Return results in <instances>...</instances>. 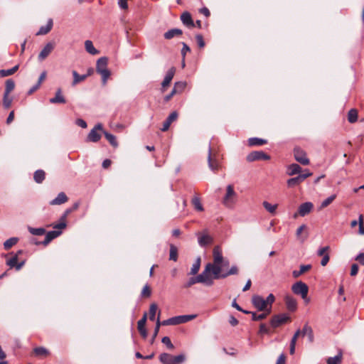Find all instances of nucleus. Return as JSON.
I'll use <instances>...</instances> for the list:
<instances>
[{
  "label": "nucleus",
  "instance_id": "obj_3",
  "mask_svg": "<svg viewBox=\"0 0 364 364\" xmlns=\"http://www.w3.org/2000/svg\"><path fill=\"white\" fill-rule=\"evenodd\" d=\"M300 335L302 336H306L311 343L314 341V333L311 327L307 324L304 325L302 331L297 330L291 340L289 352L291 355L295 352L296 341Z\"/></svg>",
  "mask_w": 364,
  "mask_h": 364
},
{
  "label": "nucleus",
  "instance_id": "obj_18",
  "mask_svg": "<svg viewBox=\"0 0 364 364\" xmlns=\"http://www.w3.org/2000/svg\"><path fill=\"white\" fill-rule=\"evenodd\" d=\"M178 118V113L176 112H171L169 116L168 117V118L164 121V122L163 123V127L161 129L162 132H166L167 131L171 123L174 121H176Z\"/></svg>",
  "mask_w": 364,
  "mask_h": 364
},
{
  "label": "nucleus",
  "instance_id": "obj_61",
  "mask_svg": "<svg viewBox=\"0 0 364 364\" xmlns=\"http://www.w3.org/2000/svg\"><path fill=\"white\" fill-rule=\"evenodd\" d=\"M329 259H330L329 254L324 255V257H323V258L321 261V264L323 267L326 266L328 264V262H329Z\"/></svg>",
  "mask_w": 364,
  "mask_h": 364
},
{
  "label": "nucleus",
  "instance_id": "obj_25",
  "mask_svg": "<svg viewBox=\"0 0 364 364\" xmlns=\"http://www.w3.org/2000/svg\"><path fill=\"white\" fill-rule=\"evenodd\" d=\"M72 211H73L72 208L66 210L65 213L63 214V215L61 217L60 223L54 225L53 228H56V229H59V230H62V229L65 228L66 227V223H65L66 218H67L68 215L70 214Z\"/></svg>",
  "mask_w": 364,
  "mask_h": 364
},
{
  "label": "nucleus",
  "instance_id": "obj_50",
  "mask_svg": "<svg viewBox=\"0 0 364 364\" xmlns=\"http://www.w3.org/2000/svg\"><path fill=\"white\" fill-rule=\"evenodd\" d=\"M98 73L100 74L102 76V85H105L107 84V81L108 78L109 77V76L111 75L110 71L108 69L103 70H100V72H98Z\"/></svg>",
  "mask_w": 364,
  "mask_h": 364
},
{
  "label": "nucleus",
  "instance_id": "obj_30",
  "mask_svg": "<svg viewBox=\"0 0 364 364\" xmlns=\"http://www.w3.org/2000/svg\"><path fill=\"white\" fill-rule=\"evenodd\" d=\"M301 171V168L297 164H292L288 166L287 173L289 176H294L299 173Z\"/></svg>",
  "mask_w": 364,
  "mask_h": 364
},
{
  "label": "nucleus",
  "instance_id": "obj_16",
  "mask_svg": "<svg viewBox=\"0 0 364 364\" xmlns=\"http://www.w3.org/2000/svg\"><path fill=\"white\" fill-rule=\"evenodd\" d=\"M309 175V174H300L296 177L289 178L287 181L288 187L292 188V187H294V186L299 185L303 181H304L306 178H308Z\"/></svg>",
  "mask_w": 364,
  "mask_h": 364
},
{
  "label": "nucleus",
  "instance_id": "obj_63",
  "mask_svg": "<svg viewBox=\"0 0 364 364\" xmlns=\"http://www.w3.org/2000/svg\"><path fill=\"white\" fill-rule=\"evenodd\" d=\"M286 357L284 354L279 355L276 364H285Z\"/></svg>",
  "mask_w": 364,
  "mask_h": 364
},
{
  "label": "nucleus",
  "instance_id": "obj_58",
  "mask_svg": "<svg viewBox=\"0 0 364 364\" xmlns=\"http://www.w3.org/2000/svg\"><path fill=\"white\" fill-rule=\"evenodd\" d=\"M160 314H161V312L159 311L158 318H157L156 323V327H155L154 333V338L157 336V334L159 331L160 326H161V322H160V318H159Z\"/></svg>",
  "mask_w": 364,
  "mask_h": 364
},
{
  "label": "nucleus",
  "instance_id": "obj_26",
  "mask_svg": "<svg viewBox=\"0 0 364 364\" xmlns=\"http://www.w3.org/2000/svg\"><path fill=\"white\" fill-rule=\"evenodd\" d=\"M284 300L287 308L289 311H294L296 309L297 303L295 299L290 296H286Z\"/></svg>",
  "mask_w": 364,
  "mask_h": 364
},
{
  "label": "nucleus",
  "instance_id": "obj_60",
  "mask_svg": "<svg viewBox=\"0 0 364 364\" xmlns=\"http://www.w3.org/2000/svg\"><path fill=\"white\" fill-rule=\"evenodd\" d=\"M358 272V266L357 264H353L350 268V275L352 277L355 276Z\"/></svg>",
  "mask_w": 364,
  "mask_h": 364
},
{
  "label": "nucleus",
  "instance_id": "obj_2",
  "mask_svg": "<svg viewBox=\"0 0 364 364\" xmlns=\"http://www.w3.org/2000/svg\"><path fill=\"white\" fill-rule=\"evenodd\" d=\"M275 300L274 296L272 294H269L266 299L262 296L255 295L252 298V302L255 308L259 311L270 313L272 310V305Z\"/></svg>",
  "mask_w": 364,
  "mask_h": 364
},
{
  "label": "nucleus",
  "instance_id": "obj_13",
  "mask_svg": "<svg viewBox=\"0 0 364 364\" xmlns=\"http://www.w3.org/2000/svg\"><path fill=\"white\" fill-rule=\"evenodd\" d=\"M55 46L54 42L46 43L38 55V60L40 61L44 60L53 50Z\"/></svg>",
  "mask_w": 364,
  "mask_h": 364
},
{
  "label": "nucleus",
  "instance_id": "obj_47",
  "mask_svg": "<svg viewBox=\"0 0 364 364\" xmlns=\"http://www.w3.org/2000/svg\"><path fill=\"white\" fill-rule=\"evenodd\" d=\"M200 258L198 257L195 261V262L193 264L192 267L191 269L190 274H193V275L196 274L200 269Z\"/></svg>",
  "mask_w": 364,
  "mask_h": 364
},
{
  "label": "nucleus",
  "instance_id": "obj_31",
  "mask_svg": "<svg viewBox=\"0 0 364 364\" xmlns=\"http://www.w3.org/2000/svg\"><path fill=\"white\" fill-rule=\"evenodd\" d=\"M183 33L182 31L179 28H173L164 33V38L166 39H171L175 36H181Z\"/></svg>",
  "mask_w": 364,
  "mask_h": 364
},
{
  "label": "nucleus",
  "instance_id": "obj_59",
  "mask_svg": "<svg viewBox=\"0 0 364 364\" xmlns=\"http://www.w3.org/2000/svg\"><path fill=\"white\" fill-rule=\"evenodd\" d=\"M329 249H330V248H329V247H328V246H326V247H323L320 248V249L318 250V256L324 257V255H326V254H328Z\"/></svg>",
  "mask_w": 364,
  "mask_h": 364
},
{
  "label": "nucleus",
  "instance_id": "obj_41",
  "mask_svg": "<svg viewBox=\"0 0 364 364\" xmlns=\"http://www.w3.org/2000/svg\"><path fill=\"white\" fill-rule=\"evenodd\" d=\"M348 120L350 123H354L358 120V111L351 109L348 113Z\"/></svg>",
  "mask_w": 364,
  "mask_h": 364
},
{
  "label": "nucleus",
  "instance_id": "obj_38",
  "mask_svg": "<svg viewBox=\"0 0 364 364\" xmlns=\"http://www.w3.org/2000/svg\"><path fill=\"white\" fill-rule=\"evenodd\" d=\"M85 47L86 50L92 55H96L98 53L97 50L94 47L93 43L91 41H86L85 42Z\"/></svg>",
  "mask_w": 364,
  "mask_h": 364
},
{
  "label": "nucleus",
  "instance_id": "obj_51",
  "mask_svg": "<svg viewBox=\"0 0 364 364\" xmlns=\"http://www.w3.org/2000/svg\"><path fill=\"white\" fill-rule=\"evenodd\" d=\"M250 314H252V320L254 321H261L264 319L270 313L267 312H262L259 314H257L256 313L250 312Z\"/></svg>",
  "mask_w": 364,
  "mask_h": 364
},
{
  "label": "nucleus",
  "instance_id": "obj_28",
  "mask_svg": "<svg viewBox=\"0 0 364 364\" xmlns=\"http://www.w3.org/2000/svg\"><path fill=\"white\" fill-rule=\"evenodd\" d=\"M267 143V140L257 137L250 138L247 141L249 146H259L266 144Z\"/></svg>",
  "mask_w": 364,
  "mask_h": 364
},
{
  "label": "nucleus",
  "instance_id": "obj_29",
  "mask_svg": "<svg viewBox=\"0 0 364 364\" xmlns=\"http://www.w3.org/2000/svg\"><path fill=\"white\" fill-rule=\"evenodd\" d=\"M33 353L36 356L40 358H46L50 355V352L44 347H36L33 349Z\"/></svg>",
  "mask_w": 364,
  "mask_h": 364
},
{
  "label": "nucleus",
  "instance_id": "obj_17",
  "mask_svg": "<svg viewBox=\"0 0 364 364\" xmlns=\"http://www.w3.org/2000/svg\"><path fill=\"white\" fill-rule=\"evenodd\" d=\"M314 205L311 202H306L300 205L299 207V214L300 216H305L309 214L313 209Z\"/></svg>",
  "mask_w": 364,
  "mask_h": 364
},
{
  "label": "nucleus",
  "instance_id": "obj_22",
  "mask_svg": "<svg viewBox=\"0 0 364 364\" xmlns=\"http://www.w3.org/2000/svg\"><path fill=\"white\" fill-rule=\"evenodd\" d=\"M146 321V314H144L143 317L138 321V323H137L138 330H139L140 334L144 338H146L147 336V331L145 328Z\"/></svg>",
  "mask_w": 364,
  "mask_h": 364
},
{
  "label": "nucleus",
  "instance_id": "obj_52",
  "mask_svg": "<svg viewBox=\"0 0 364 364\" xmlns=\"http://www.w3.org/2000/svg\"><path fill=\"white\" fill-rule=\"evenodd\" d=\"M9 95H8V94H4V99H3V105L6 109L9 108L12 103V100L9 97Z\"/></svg>",
  "mask_w": 364,
  "mask_h": 364
},
{
  "label": "nucleus",
  "instance_id": "obj_62",
  "mask_svg": "<svg viewBox=\"0 0 364 364\" xmlns=\"http://www.w3.org/2000/svg\"><path fill=\"white\" fill-rule=\"evenodd\" d=\"M311 269V264L301 265L299 271L301 272V274H304V273L308 272L309 270H310Z\"/></svg>",
  "mask_w": 364,
  "mask_h": 364
},
{
  "label": "nucleus",
  "instance_id": "obj_23",
  "mask_svg": "<svg viewBox=\"0 0 364 364\" xmlns=\"http://www.w3.org/2000/svg\"><path fill=\"white\" fill-rule=\"evenodd\" d=\"M306 229L307 227L306 225H301L296 230V237L301 242H304L308 237Z\"/></svg>",
  "mask_w": 364,
  "mask_h": 364
},
{
  "label": "nucleus",
  "instance_id": "obj_45",
  "mask_svg": "<svg viewBox=\"0 0 364 364\" xmlns=\"http://www.w3.org/2000/svg\"><path fill=\"white\" fill-rule=\"evenodd\" d=\"M178 259V249L173 245H170L169 259L176 262Z\"/></svg>",
  "mask_w": 364,
  "mask_h": 364
},
{
  "label": "nucleus",
  "instance_id": "obj_49",
  "mask_svg": "<svg viewBox=\"0 0 364 364\" xmlns=\"http://www.w3.org/2000/svg\"><path fill=\"white\" fill-rule=\"evenodd\" d=\"M14 87H15L14 81L11 79L7 80L6 81V87H5L4 94L9 95V93L14 89Z\"/></svg>",
  "mask_w": 364,
  "mask_h": 364
},
{
  "label": "nucleus",
  "instance_id": "obj_7",
  "mask_svg": "<svg viewBox=\"0 0 364 364\" xmlns=\"http://www.w3.org/2000/svg\"><path fill=\"white\" fill-rule=\"evenodd\" d=\"M292 291L297 295H300L302 299H306L309 291L308 286L303 282H297L291 287Z\"/></svg>",
  "mask_w": 364,
  "mask_h": 364
},
{
  "label": "nucleus",
  "instance_id": "obj_46",
  "mask_svg": "<svg viewBox=\"0 0 364 364\" xmlns=\"http://www.w3.org/2000/svg\"><path fill=\"white\" fill-rule=\"evenodd\" d=\"M18 242L17 237H11L9 240H6L4 243V247L5 250H9L14 245H15Z\"/></svg>",
  "mask_w": 364,
  "mask_h": 364
},
{
  "label": "nucleus",
  "instance_id": "obj_1",
  "mask_svg": "<svg viewBox=\"0 0 364 364\" xmlns=\"http://www.w3.org/2000/svg\"><path fill=\"white\" fill-rule=\"evenodd\" d=\"M213 261L212 263H208L203 270L205 275L211 279H219L226 278L230 275L237 274L238 268L237 266H232L228 270L230 262L228 259L223 256L222 250L219 246H215L213 250Z\"/></svg>",
  "mask_w": 364,
  "mask_h": 364
},
{
  "label": "nucleus",
  "instance_id": "obj_14",
  "mask_svg": "<svg viewBox=\"0 0 364 364\" xmlns=\"http://www.w3.org/2000/svg\"><path fill=\"white\" fill-rule=\"evenodd\" d=\"M176 73V68L174 67L171 68L168 72L166 73V75L161 82V92H164L166 87L169 86L174 75Z\"/></svg>",
  "mask_w": 364,
  "mask_h": 364
},
{
  "label": "nucleus",
  "instance_id": "obj_36",
  "mask_svg": "<svg viewBox=\"0 0 364 364\" xmlns=\"http://www.w3.org/2000/svg\"><path fill=\"white\" fill-rule=\"evenodd\" d=\"M107 58H100L97 62L96 70L97 72H100V70H107Z\"/></svg>",
  "mask_w": 364,
  "mask_h": 364
},
{
  "label": "nucleus",
  "instance_id": "obj_53",
  "mask_svg": "<svg viewBox=\"0 0 364 364\" xmlns=\"http://www.w3.org/2000/svg\"><path fill=\"white\" fill-rule=\"evenodd\" d=\"M358 225H359V233L360 235H364V218H363V215H359Z\"/></svg>",
  "mask_w": 364,
  "mask_h": 364
},
{
  "label": "nucleus",
  "instance_id": "obj_42",
  "mask_svg": "<svg viewBox=\"0 0 364 364\" xmlns=\"http://www.w3.org/2000/svg\"><path fill=\"white\" fill-rule=\"evenodd\" d=\"M262 205L265 210L272 214H274L276 213V210L278 206L277 204L272 205L267 201H264Z\"/></svg>",
  "mask_w": 364,
  "mask_h": 364
},
{
  "label": "nucleus",
  "instance_id": "obj_43",
  "mask_svg": "<svg viewBox=\"0 0 364 364\" xmlns=\"http://www.w3.org/2000/svg\"><path fill=\"white\" fill-rule=\"evenodd\" d=\"M336 198V195L333 194L325 199L322 203H321V205L319 207V210H322L327 206H328Z\"/></svg>",
  "mask_w": 364,
  "mask_h": 364
},
{
  "label": "nucleus",
  "instance_id": "obj_10",
  "mask_svg": "<svg viewBox=\"0 0 364 364\" xmlns=\"http://www.w3.org/2000/svg\"><path fill=\"white\" fill-rule=\"evenodd\" d=\"M295 160L302 165L309 164V159L306 156V153L300 148H295L294 150Z\"/></svg>",
  "mask_w": 364,
  "mask_h": 364
},
{
  "label": "nucleus",
  "instance_id": "obj_37",
  "mask_svg": "<svg viewBox=\"0 0 364 364\" xmlns=\"http://www.w3.org/2000/svg\"><path fill=\"white\" fill-rule=\"evenodd\" d=\"M46 173L43 170H37L33 175L34 181L38 183H41L43 182V181L45 179Z\"/></svg>",
  "mask_w": 364,
  "mask_h": 364
},
{
  "label": "nucleus",
  "instance_id": "obj_27",
  "mask_svg": "<svg viewBox=\"0 0 364 364\" xmlns=\"http://www.w3.org/2000/svg\"><path fill=\"white\" fill-rule=\"evenodd\" d=\"M60 234L61 231L60 230H53L47 232L43 244L44 245H48L51 240L58 237Z\"/></svg>",
  "mask_w": 364,
  "mask_h": 364
},
{
  "label": "nucleus",
  "instance_id": "obj_9",
  "mask_svg": "<svg viewBox=\"0 0 364 364\" xmlns=\"http://www.w3.org/2000/svg\"><path fill=\"white\" fill-rule=\"evenodd\" d=\"M269 159L270 156L262 151H252L246 157L247 161L249 162L259 160H269Z\"/></svg>",
  "mask_w": 364,
  "mask_h": 364
},
{
  "label": "nucleus",
  "instance_id": "obj_35",
  "mask_svg": "<svg viewBox=\"0 0 364 364\" xmlns=\"http://www.w3.org/2000/svg\"><path fill=\"white\" fill-rule=\"evenodd\" d=\"M73 81L72 85L73 86H75L77 84H78L79 82L84 81L87 78V77L89 75V74L80 75L75 70H73Z\"/></svg>",
  "mask_w": 364,
  "mask_h": 364
},
{
  "label": "nucleus",
  "instance_id": "obj_57",
  "mask_svg": "<svg viewBox=\"0 0 364 364\" xmlns=\"http://www.w3.org/2000/svg\"><path fill=\"white\" fill-rule=\"evenodd\" d=\"M196 42H197V44L198 46V47L200 48H203L205 47V41L203 40V38L202 35H200V34L196 35Z\"/></svg>",
  "mask_w": 364,
  "mask_h": 364
},
{
  "label": "nucleus",
  "instance_id": "obj_6",
  "mask_svg": "<svg viewBox=\"0 0 364 364\" xmlns=\"http://www.w3.org/2000/svg\"><path fill=\"white\" fill-rule=\"evenodd\" d=\"M196 283H202L207 286H211L213 284V282L211 281V279L207 275H205V272L203 271L201 274L198 275L196 277L191 278L188 282L185 284V287L188 288L193 285Z\"/></svg>",
  "mask_w": 364,
  "mask_h": 364
},
{
  "label": "nucleus",
  "instance_id": "obj_21",
  "mask_svg": "<svg viewBox=\"0 0 364 364\" xmlns=\"http://www.w3.org/2000/svg\"><path fill=\"white\" fill-rule=\"evenodd\" d=\"M68 200V198L65 193L60 192L58 196L52 200L49 203L51 205H58L66 203Z\"/></svg>",
  "mask_w": 364,
  "mask_h": 364
},
{
  "label": "nucleus",
  "instance_id": "obj_64",
  "mask_svg": "<svg viewBox=\"0 0 364 364\" xmlns=\"http://www.w3.org/2000/svg\"><path fill=\"white\" fill-rule=\"evenodd\" d=\"M355 260L364 265V253H360L355 258Z\"/></svg>",
  "mask_w": 364,
  "mask_h": 364
},
{
  "label": "nucleus",
  "instance_id": "obj_8",
  "mask_svg": "<svg viewBox=\"0 0 364 364\" xmlns=\"http://www.w3.org/2000/svg\"><path fill=\"white\" fill-rule=\"evenodd\" d=\"M21 252L22 251L19 250L16 254L11 252L9 255H5V257H7L6 263L10 267V268L16 267L17 270H19L23 267V262L18 263V255L21 254Z\"/></svg>",
  "mask_w": 364,
  "mask_h": 364
},
{
  "label": "nucleus",
  "instance_id": "obj_4",
  "mask_svg": "<svg viewBox=\"0 0 364 364\" xmlns=\"http://www.w3.org/2000/svg\"><path fill=\"white\" fill-rule=\"evenodd\" d=\"M159 360L164 364H181L186 360V356L183 354L174 356L169 353H164L159 355Z\"/></svg>",
  "mask_w": 364,
  "mask_h": 364
},
{
  "label": "nucleus",
  "instance_id": "obj_34",
  "mask_svg": "<svg viewBox=\"0 0 364 364\" xmlns=\"http://www.w3.org/2000/svg\"><path fill=\"white\" fill-rule=\"evenodd\" d=\"M53 20L49 19L47 24L44 26H41L37 33V35H46L52 29Z\"/></svg>",
  "mask_w": 364,
  "mask_h": 364
},
{
  "label": "nucleus",
  "instance_id": "obj_33",
  "mask_svg": "<svg viewBox=\"0 0 364 364\" xmlns=\"http://www.w3.org/2000/svg\"><path fill=\"white\" fill-rule=\"evenodd\" d=\"M208 165H209L210 168L211 170H213V171H216L220 167V165H219L218 161L214 159L212 157V154H211V149H209Z\"/></svg>",
  "mask_w": 364,
  "mask_h": 364
},
{
  "label": "nucleus",
  "instance_id": "obj_56",
  "mask_svg": "<svg viewBox=\"0 0 364 364\" xmlns=\"http://www.w3.org/2000/svg\"><path fill=\"white\" fill-rule=\"evenodd\" d=\"M29 231L31 234L34 235H42L45 233V230L43 228H29Z\"/></svg>",
  "mask_w": 364,
  "mask_h": 364
},
{
  "label": "nucleus",
  "instance_id": "obj_12",
  "mask_svg": "<svg viewBox=\"0 0 364 364\" xmlns=\"http://www.w3.org/2000/svg\"><path fill=\"white\" fill-rule=\"evenodd\" d=\"M289 321H290V317L286 314H279V315L274 316L272 318L270 323H271V325L272 327L277 328V327L279 326L280 325L285 323L286 322H287Z\"/></svg>",
  "mask_w": 364,
  "mask_h": 364
},
{
  "label": "nucleus",
  "instance_id": "obj_11",
  "mask_svg": "<svg viewBox=\"0 0 364 364\" xmlns=\"http://www.w3.org/2000/svg\"><path fill=\"white\" fill-rule=\"evenodd\" d=\"M102 130V125L101 124H97L95 126V127L90 131L87 136V140L92 142L98 141L101 138V134L99 132Z\"/></svg>",
  "mask_w": 364,
  "mask_h": 364
},
{
  "label": "nucleus",
  "instance_id": "obj_5",
  "mask_svg": "<svg viewBox=\"0 0 364 364\" xmlns=\"http://www.w3.org/2000/svg\"><path fill=\"white\" fill-rule=\"evenodd\" d=\"M237 195L234 190L232 185H228L226 188V193L223 198V203L228 208L232 207L237 200Z\"/></svg>",
  "mask_w": 364,
  "mask_h": 364
},
{
  "label": "nucleus",
  "instance_id": "obj_32",
  "mask_svg": "<svg viewBox=\"0 0 364 364\" xmlns=\"http://www.w3.org/2000/svg\"><path fill=\"white\" fill-rule=\"evenodd\" d=\"M186 87V82H177L174 84V87L172 90V95H176L178 93H181Z\"/></svg>",
  "mask_w": 364,
  "mask_h": 364
},
{
  "label": "nucleus",
  "instance_id": "obj_55",
  "mask_svg": "<svg viewBox=\"0 0 364 364\" xmlns=\"http://www.w3.org/2000/svg\"><path fill=\"white\" fill-rule=\"evenodd\" d=\"M161 342H162L164 345H166V346L168 347V348H169V349H171V350H172V349H173V348H174V346H173V343H171V339H170V338H169V337H168V336H164V337L162 338Z\"/></svg>",
  "mask_w": 364,
  "mask_h": 364
},
{
  "label": "nucleus",
  "instance_id": "obj_48",
  "mask_svg": "<svg viewBox=\"0 0 364 364\" xmlns=\"http://www.w3.org/2000/svg\"><path fill=\"white\" fill-rule=\"evenodd\" d=\"M158 310V306L155 303H153L150 305V307H149V319L151 321H154L155 320V316H156V313Z\"/></svg>",
  "mask_w": 364,
  "mask_h": 364
},
{
  "label": "nucleus",
  "instance_id": "obj_24",
  "mask_svg": "<svg viewBox=\"0 0 364 364\" xmlns=\"http://www.w3.org/2000/svg\"><path fill=\"white\" fill-rule=\"evenodd\" d=\"M49 102L51 104H57V103L65 104L66 102L65 97L62 95V90L60 88H58L57 90V91L55 92V96L53 98H50L49 100Z\"/></svg>",
  "mask_w": 364,
  "mask_h": 364
},
{
  "label": "nucleus",
  "instance_id": "obj_54",
  "mask_svg": "<svg viewBox=\"0 0 364 364\" xmlns=\"http://www.w3.org/2000/svg\"><path fill=\"white\" fill-rule=\"evenodd\" d=\"M151 294V290L148 284H146L141 291V296L144 297H149Z\"/></svg>",
  "mask_w": 364,
  "mask_h": 364
},
{
  "label": "nucleus",
  "instance_id": "obj_40",
  "mask_svg": "<svg viewBox=\"0 0 364 364\" xmlns=\"http://www.w3.org/2000/svg\"><path fill=\"white\" fill-rule=\"evenodd\" d=\"M191 202L196 210H197L198 211L203 210V208L200 203V200L197 195L193 197Z\"/></svg>",
  "mask_w": 364,
  "mask_h": 364
},
{
  "label": "nucleus",
  "instance_id": "obj_39",
  "mask_svg": "<svg viewBox=\"0 0 364 364\" xmlns=\"http://www.w3.org/2000/svg\"><path fill=\"white\" fill-rule=\"evenodd\" d=\"M343 355L341 351L338 353L335 357H331L327 360V364H341L342 361Z\"/></svg>",
  "mask_w": 364,
  "mask_h": 364
},
{
  "label": "nucleus",
  "instance_id": "obj_44",
  "mask_svg": "<svg viewBox=\"0 0 364 364\" xmlns=\"http://www.w3.org/2000/svg\"><path fill=\"white\" fill-rule=\"evenodd\" d=\"M104 134L105 138L108 140V141L110 143L112 146H113L114 147H117L118 146L117 139L113 134H109L107 132H104Z\"/></svg>",
  "mask_w": 364,
  "mask_h": 364
},
{
  "label": "nucleus",
  "instance_id": "obj_20",
  "mask_svg": "<svg viewBox=\"0 0 364 364\" xmlns=\"http://www.w3.org/2000/svg\"><path fill=\"white\" fill-rule=\"evenodd\" d=\"M198 243L200 246H205L213 242L212 237L207 233H198Z\"/></svg>",
  "mask_w": 364,
  "mask_h": 364
},
{
  "label": "nucleus",
  "instance_id": "obj_15",
  "mask_svg": "<svg viewBox=\"0 0 364 364\" xmlns=\"http://www.w3.org/2000/svg\"><path fill=\"white\" fill-rule=\"evenodd\" d=\"M197 317L196 314L183 315L173 317L174 325L188 322Z\"/></svg>",
  "mask_w": 364,
  "mask_h": 364
},
{
  "label": "nucleus",
  "instance_id": "obj_19",
  "mask_svg": "<svg viewBox=\"0 0 364 364\" xmlns=\"http://www.w3.org/2000/svg\"><path fill=\"white\" fill-rule=\"evenodd\" d=\"M181 20L183 25L189 28L195 27V23L192 19L191 15L188 12H184L181 16Z\"/></svg>",
  "mask_w": 364,
  "mask_h": 364
}]
</instances>
